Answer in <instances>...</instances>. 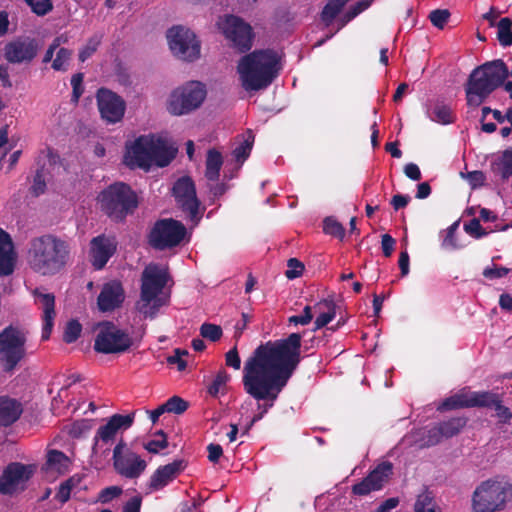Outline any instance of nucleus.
<instances>
[{"label": "nucleus", "mask_w": 512, "mask_h": 512, "mask_svg": "<svg viewBox=\"0 0 512 512\" xmlns=\"http://www.w3.org/2000/svg\"><path fill=\"white\" fill-rule=\"evenodd\" d=\"M84 79V74L79 72L72 76L71 78V86H72V100L74 102H78L79 98L84 92V88L82 86Z\"/></svg>", "instance_id": "nucleus-57"}, {"label": "nucleus", "mask_w": 512, "mask_h": 512, "mask_svg": "<svg viewBox=\"0 0 512 512\" xmlns=\"http://www.w3.org/2000/svg\"><path fill=\"white\" fill-rule=\"evenodd\" d=\"M32 476V470L20 462H12L6 466L0 475V494L12 495L18 486Z\"/></svg>", "instance_id": "nucleus-21"}, {"label": "nucleus", "mask_w": 512, "mask_h": 512, "mask_svg": "<svg viewBox=\"0 0 512 512\" xmlns=\"http://www.w3.org/2000/svg\"><path fill=\"white\" fill-rule=\"evenodd\" d=\"M71 260V245L54 234H44L31 239L27 251L29 267L42 276L62 272Z\"/></svg>", "instance_id": "nucleus-2"}, {"label": "nucleus", "mask_w": 512, "mask_h": 512, "mask_svg": "<svg viewBox=\"0 0 512 512\" xmlns=\"http://www.w3.org/2000/svg\"><path fill=\"white\" fill-rule=\"evenodd\" d=\"M313 310L317 314L313 331L322 329L336 316V305L333 300L323 299L313 306Z\"/></svg>", "instance_id": "nucleus-30"}, {"label": "nucleus", "mask_w": 512, "mask_h": 512, "mask_svg": "<svg viewBox=\"0 0 512 512\" xmlns=\"http://www.w3.org/2000/svg\"><path fill=\"white\" fill-rule=\"evenodd\" d=\"M39 43L35 38L17 37L7 42L3 48V57L10 64H30L38 55Z\"/></svg>", "instance_id": "nucleus-15"}, {"label": "nucleus", "mask_w": 512, "mask_h": 512, "mask_svg": "<svg viewBox=\"0 0 512 512\" xmlns=\"http://www.w3.org/2000/svg\"><path fill=\"white\" fill-rule=\"evenodd\" d=\"M443 438H444V436L442 435V432H441L439 426L436 425L427 431V434L424 438L425 445L426 446L437 445L442 441Z\"/></svg>", "instance_id": "nucleus-60"}, {"label": "nucleus", "mask_w": 512, "mask_h": 512, "mask_svg": "<svg viewBox=\"0 0 512 512\" xmlns=\"http://www.w3.org/2000/svg\"><path fill=\"white\" fill-rule=\"evenodd\" d=\"M500 174L503 180H507L512 176V147L502 152Z\"/></svg>", "instance_id": "nucleus-48"}, {"label": "nucleus", "mask_w": 512, "mask_h": 512, "mask_svg": "<svg viewBox=\"0 0 512 512\" xmlns=\"http://www.w3.org/2000/svg\"><path fill=\"white\" fill-rule=\"evenodd\" d=\"M323 231L325 234L343 240L345 236V229L343 225L333 217H326L323 221Z\"/></svg>", "instance_id": "nucleus-42"}, {"label": "nucleus", "mask_w": 512, "mask_h": 512, "mask_svg": "<svg viewBox=\"0 0 512 512\" xmlns=\"http://www.w3.org/2000/svg\"><path fill=\"white\" fill-rule=\"evenodd\" d=\"M124 164L131 168L149 171L152 166L148 135H141L130 145H126Z\"/></svg>", "instance_id": "nucleus-20"}, {"label": "nucleus", "mask_w": 512, "mask_h": 512, "mask_svg": "<svg viewBox=\"0 0 512 512\" xmlns=\"http://www.w3.org/2000/svg\"><path fill=\"white\" fill-rule=\"evenodd\" d=\"M170 279L167 269L157 264H149L141 274L140 299L136 310L144 317L154 319L163 306L168 305L170 296L163 290Z\"/></svg>", "instance_id": "nucleus-4"}, {"label": "nucleus", "mask_w": 512, "mask_h": 512, "mask_svg": "<svg viewBox=\"0 0 512 512\" xmlns=\"http://www.w3.org/2000/svg\"><path fill=\"white\" fill-rule=\"evenodd\" d=\"M149 147L151 152L152 165L165 167L176 157L178 148L168 141L167 138L149 134Z\"/></svg>", "instance_id": "nucleus-23"}, {"label": "nucleus", "mask_w": 512, "mask_h": 512, "mask_svg": "<svg viewBox=\"0 0 512 512\" xmlns=\"http://www.w3.org/2000/svg\"><path fill=\"white\" fill-rule=\"evenodd\" d=\"M497 39L503 47L512 45V20L509 17L501 18L497 24Z\"/></svg>", "instance_id": "nucleus-39"}, {"label": "nucleus", "mask_w": 512, "mask_h": 512, "mask_svg": "<svg viewBox=\"0 0 512 512\" xmlns=\"http://www.w3.org/2000/svg\"><path fill=\"white\" fill-rule=\"evenodd\" d=\"M450 17L447 9H436L430 12L429 19L431 23L438 29H443Z\"/></svg>", "instance_id": "nucleus-53"}, {"label": "nucleus", "mask_w": 512, "mask_h": 512, "mask_svg": "<svg viewBox=\"0 0 512 512\" xmlns=\"http://www.w3.org/2000/svg\"><path fill=\"white\" fill-rule=\"evenodd\" d=\"M69 465L70 459L65 455V453L59 450H50L47 454V459L43 469L63 474L68 470Z\"/></svg>", "instance_id": "nucleus-31"}, {"label": "nucleus", "mask_w": 512, "mask_h": 512, "mask_svg": "<svg viewBox=\"0 0 512 512\" xmlns=\"http://www.w3.org/2000/svg\"><path fill=\"white\" fill-rule=\"evenodd\" d=\"M101 211L115 222H123L139 206L137 193L124 182L110 184L98 195Z\"/></svg>", "instance_id": "nucleus-7"}, {"label": "nucleus", "mask_w": 512, "mask_h": 512, "mask_svg": "<svg viewBox=\"0 0 512 512\" xmlns=\"http://www.w3.org/2000/svg\"><path fill=\"white\" fill-rule=\"evenodd\" d=\"M188 352L181 349H175L174 355L167 357L168 364H176L179 371H184L187 367L186 361L182 358L183 355H187Z\"/></svg>", "instance_id": "nucleus-61"}, {"label": "nucleus", "mask_w": 512, "mask_h": 512, "mask_svg": "<svg viewBox=\"0 0 512 512\" xmlns=\"http://www.w3.org/2000/svg\"><path fill=\"white\" fill-rule=\"evenodd\" d=\"M509 272L510 269L506 267L492 265L491 267H486L483 270V276L487 279L493 280L505 277Z\"/></svg>", "instance_id": "nucleus-59"}, {"label": "nucleus", "mask_w": 512, "mask_h": 512, "mask_svg": "<svg viewBox=\"0 0 512 512\" xmlns=\"http://www.w3.org/2000/svg\"><path fill=\"white\" fill-rule=\"evenodd\" d=\"M225 364L228 367H231L235 370H239L241 367V359L238 353L237 346H234L231 348L226 354H225Z\"/></svg>", "instance_id": "nucleus-62"}, {"label": "nucleus", "mask_w": 512, "mask_h": 512, "mask_svg": "<svg viewBox=\"0 0 512 512\" xmlns=\"http://www.w3.org/2000/svg\"><path fill=\"white\" fill-rule=\"evenodd\" d=\"M512 503V481L506 475H496L482 481L472 495L475 512H497Z\"/></svg>", "instance_id": "nucleus-6"}, {"label": "nucleus", "mask_w": 512, "mask_h": 512, "mask_svg": "<svg viewBox=\"0 0 512 512\" xmlns=\"http://www.w3.org/2000/svg\"><path fill=\"white\" fill-rule=\"evenodd\" d=\"M280 58L272 49L254 50L243 56L238 72L245 90L258 91L268 87L278 76Z\"/></svg>", "instance_id": "nucleus-3"}, {"label": "nucleus", "mask_w": 512, "mask_h": 512, "mask_svg": "<svg viewBox=\"0 0 512 512\" xmlns=\"http://www.w3.org/2000/svg\"><path fill=\"white\" fill-rule=\"evenodd\" d=\"M81 331L82 326L77 320L68 321L63 334L64 342L68 344L75 342L80 337Z\"/></svg>", "instance_id": "nucleus-47"}, {"label": "nucleus", "mask_w": 512, "mask_h": 512, "mask_svg": "<svg viewBox=\"0 0 512 512\" xmlns=\"http://www.w3.org/2000/svg\"><path fill=\"white\" fill-rule=\"evenodd\" d=\"M27 336L23 329L9 325L0 332V368L13 374L26 358Z\"/></svg>", "instance_id": "nucleus-8"}, {"label": "nucleus", "mask_w": 512, "mask_h": 512, "mask_svg": "<svg viewBox=\"0 0 512 512\" xmlns=\"http://www.w3.org/2000/svg\"><path fill=\"white\" fill-rule=\"evenodd\" d=\"M33 13L44 16L53 9L52 0H25Z\"/></svg>", "instance_id": "nucleus-50"}, {"label": "nucleus", "mask_w": 512, "mask_h": 512, "mask_svg": "<svg viewBox=\"0 0 512 512\" xmlns=\"http://www.w3.org/2000/svg\"><path fill=\"white\" fill-rule=\"evenodd\" d=\"M72 50L67 48H59L55 59L52 61V68L55 71H66L68 69V63L72 57Z\"/></svg>", "instance_id": "nucleus-43"}, {"label": "nucleus", "mask_w": 512, "mask_h": 512, "mask_svg": "<svg viewBox=\"0 0 512 512\" xmlns=\"http://www.w3.org/2000/svg\"><path fill=\"white\" fill-rule=\"evenodd\" d=\"M33 296L36 298V302L41 305L43 310V327L41 338L45 341L50 338L54 326V319L56 316L55 296L52 293H43L39 288L34 289Z\"/></svg>", "instance_id": "nucleus-26"}, {"label": "nucleus", "mask_w": 512, "mask_h": 512, "mask_svg": "<svg viewBox=\"0 0 512 512\" xmlns=\"http://www.w3.org/2000/svg\"><path fill=\"white\" fill-rule=\"evenodd\" d=\"M116 250L117 241L115 237L101 234L92 238L90 242V261L92 266L96 270L103 269Z\"/></svg>", "instance_id": "nucleus-22"}, {"label": "nucleus", "mask_w": 512, "mask_h": 512, "mask_svg": "<svg viewBox=\"0 0 512 512\" xmlns=\"http://www.w3.org/2000/svg\"><path fill=\"white\" fill-rule=\"evenodd\" d=\"M219 28L225 37L232 42L240 52L248 51L252 46V28L243 19L235 15H227L219 23Z\"/></svg>", "instance_id": "nucleus-14"}, {"label": "nucleus", "mask_w": 512, "mask_h": 512, "mask_svg": "<svg viewBox=\"0 0 512 512\" xmlns=\"http://www.w3.org/2000/svg\"><path fill=\"white\" fill-rule=\"evenodd\" d=\"M186 462L182 459L174 460L163 466H159L150 476L148 487L151 491H159L172 482L184 469Z\"/></svg>", "instance_id": "nucleus-24"}, {"label": "nucleus", "mask_w": 512, "mask_h": 512, "mask_svg": "<svg viewBox=\"0 0 512 512\" xmlns=\"http://www.w3.org/2000/svg\"><path fill=\"white\" fill-rule=\"evenodd\" d=\"M23 412L22 405L16 399L8 396L0 397V426H10L15 423Z\"/></svg>", "instance_id": "nucleus-28"}, {"label": "nucleus", "mask_w": 512, "mask_h": 512, "mask_svg": "<svg viewBox=\"0 0 512 512\" xmlns=\"http://www.w3.org/2000/svg\"><path fill=\"white\" fill-rule=\"evenodd\" d=\"M125 299V292L119 281L106 283L97 298L99 310L102 312L113 311L120 307Z\"/></svg>", "instance_id": "nucleus-25"}, {"label": "nucleus", "mask_w": 512, "mask_h": 512, "mask_svg": "<svg viewBox=\"0 0 512 512\" xmlns=\"http://www.w3.org/2000/svg\"><path fill=\"white\" fill-rule=\"evenodd\" d=\"M509 77V70L502 59L486 62L469 75L465 88L469 106H480L489 95L501 87Z\"/></svg>", "instance_id": "nucleus-5"}, {"label": "nucleus", "mask_w": 512, "mask_h": 512, "mask_svg": "<svg viewBox=\"0 0 512 512\" xmlns=\"http://www.w3.org/2000/svg\"><path fill=\"white\" fill-rule=\"evenodd\" d=\"M128 331L119 328L114 322L99 323L94 341V350L102 354H123L138 345Z\"/></svg>", "instance_id": "nucleus-9"}, {"label": "nucleus", "mask_w": 512, "mask_h": 512, "mask_svg": "<svg viewBox=\"0 0 512 512\" xmlns=\"http://www.w3.org/2000/svg\"><path fill=\"white\" fill-rule=\"evenodd\" d=\"M96 101L100 116L106 123L115 124L123 119L126 103L121 96L102 87L96 93Z\"/></svg>", "instance_id": "nucleus-16"}, {"label": "nucleus", "mask_w": 512, "mask_h": 512, "mask_svg": "<svg viewBox=\"0 0 512 512\" xmlns=\"http://www.w3.org/2000/svg\"><path fill=\"white\" fill-rule=\"evenodd\" d=\"M467 419L465 417H454L449 420L438 423L444 438H451L461 431L466 425Z\"/></svg>", "instance_id": "nucleus-36"}, {"label": "nucleus", "mask_w": 512, "mask_h": 512, "mask_svg": "<svg viewBox=\"0 0 512 512\" xmlns=\"http://www.w3.org/2000/svg\"><path fill=\"white\" fill-rule=\"evenodd\" d=\"M312 310H313V307L310 306V305H306L303 309V312L302 314L300 315H292L288 318V323L289 325H294V326H297V325H302V326H305V325H308L314 315L312 313Z\"/></svg>", "instance_id": "nucleus-51"}, {"label": "nucleus", "mask_w": 512, "mask_h": 512, "mask_svg": "<svg viewBox=\"0 0 512 512\" xmlns=\"http://www.w3.org/2000/svg\"><path fill=\"white\" fill-rule=\"evenodd\" d=\"M371 2V0H361L352 5L341 18L342 26L346 25L366 10L371 5Z\"/></svg>", "instance_id": "nucleus-45"}, {"label": "nucleus", "mask_w": 512, "mask_h": 512, "mask_svg": "<svg viewBox=\"0 0 512 512\" xmlns=\"http://www.w3.org/2000/svg\"><path fill=\"white\" fill-rule=\"evenodd\" d=\"M172 192L177 204L189 215L190 219H198L200 202L192 178L189 176L179 178L174 183Z\"/></svg>", "instance_id": "nucleus-17"}, {"label": "nucleus", "mask_w": 512, "mask_h": 512, "mask_svg": "<svg viewBox=\"0 0 512 512\" xmlns=\"http://www.w3.org/2000/svg\"><path fill=\"white\" fill-rule=\"evenodd\" d=\"M206 97L205 86L198 81H191L175 89L168 100L167 110L170 114L181 116L201 106Z\"/></svg>", "instance_id": "nucleus-11"}, {"label": "nucleus", "mask_w": 512, "mask_h": 512, "mask_svg": "<svg viewBox=\"0 0 512 512\" xmlns=\"http://www.w3.org/2000/svg\"><path fill=\"white\" fill-rule=\"evenodd\" d=\"M396 241L390 234H383L381 237L382 252L385 257H390L394 251Z\"/></svg>", "instance_id": "nucleus-63"}, {"label": "nucleus", "mask_w": 512, "mask_h": 512, "mask_svg": "<svg viewBox=\"0 0 512 512\" xmlns=\"http://www.w3.org/2000/svg\"><path fill=\"white\" fill-rule=\"evenodd\" d=\"M122 492L123 490L120 486H108L99 492L97 500L103 504H106L119 497Z\"/></svg>", "instance_id": "nucleus-54"}, {"label": "nucleus", "mask_w": 512, "mask_h": 512, "mask_svg": "<svg viewBox=\"0 0 512 512\" xmlns=\"http://www.w3.org/2000/svg\"><path fill=\"white\" fill-rule=\"evenodd\" d=\"M134 422V414H114L112 415L106 424L101 425L93 439V452H96L100 443L110 444L112 443L119 431H125L129 429Z\"/></svg>", "instance_id": "nucleus-19"}, {"label": "nucleus", "mask_w": 512, "mask_h": 512, "mask_svg": "<svg viewBox=\"0 0 512 512\" xmlns=\"http://www.w3.org/2000/svg\"><path fill=\"white\" fill-rule=\"evenodd\" d=\"M287 267L288 269L285 271V276L290 280L301 276L305 268L304 264L297 258H290L287 261Z\"/></svg>", "instance_id": "nucleus-56"}, {"label": "nucleus", "mask_w": 512, "mask_h": 512, "mask_svg": "<svg viewBox=\"0 0 512 512\" xmlns=\"http://www.w3.org/2000/svg\"><path fill=\"white\" fill-rule=\"evenodd\" d=\"M499 394L491 391H473V408H491L498 403Z\"/></svg>", "instance_id": "nucleus-38"}, {"label": "nucleus", "mask_w": 512, "mask_h": 512, "mask_svg": "<svg viewBox=\"0 0 512 512\" xmlns=\"http://www.w3.org/2000/svg\"><path fill=\"white\" fill-rule=\"evenodd\" d=\"M113 468L126 479H137L147 468V462L121 438L113 449Z\"/></svg>", "instance_id": "nucleus-12"}, {"label": "nucleus", "mask_w": 512, "mask_h": 512, "mask_svg": "<svg viewBox=\"0 0 512 512\" xmlns=\"http://www.w3.org/2000/svg\"><path fill=\"white\" fill-rule=\"evenodd\" d=\"M46 190V182H45V169L44 167H41L37 169L34 178H33V184L30 188L31 193L38 197L41 194H43Z\"/></svg>", "instance_id": "nucleus-49"}, {"label": "nucleus", "mask_w": 512, "mask_h": 512, "mask_svg": "<svg viewBox=\"0 0 512 512\" xmlns=\"http://www.w3.org/2000/svg\"><path fill=\"white\" fill-rule=\"evenodd\" d=\"M222 334L223 331L219 325L205 322L200 326V335L212 342L218 341Z\"/></svg>", "instance_id": "nucleus-46"}, {"label": "nucleus", "mask_w": 512, "mask_h": 512, "mask_svg": "<svg viewBox=\"0 0 512 512\" xmlns=\"http://www.w3.org/2000/svg\"><path fill=\"white\" fill-rule=\"evenodd\" d=\"M255 136L252 130L248 129L243 135L242 140L238 143V145L233 149V156L235 160L239 163H243L251 153L253 148Z\"/></svg>", "instance_id": "nucleus-33"}, {"label": "nucleus", "mask_w": 512, "mask_h": 512, "mask_svg": "<svg viewBox=\"0 0 512 512\" xmlns=\"http://www.w3.org/2000/svg\"><path fill=\"white\" fill-rule=\"evenodd\" d=\"M431 119L437 123L447 125L454 123L456 117L449 105L438 102L433 108Z\"/></svg>", "instance_id": "nucleus-35"}, {"label": "nucleus", "mask_w": 512, "mask_h": 512, "mask_svg": "<svg viewBox=\"0 0 512 512\" xmlns=\"http://www.w3.org/2000/svg\"><path fill=\"white\" fill-rule=\"evenodd\" d=\"M207 452H208V460L211 463L216 464L219 462L220 458L223 455V448L220 444L210 443L207 446Z\"/></svg>", "instance_id": "nucleus-64"}, {"label": "nucleus", "mask_w": 512, "mask_h": 512, "mask_svg": "<svg viewBox=\"0 0 512 512\" xmlns=\"http://www.w3.org/2000/svg\"><path fill=\"white\" fill-rule=\"evenodd\" d=\"M230 380V375L225 370H219L211 382V384L208 386V393L216 397L220 392H223L227 382Z\"/></svg>", "instance_id": "nucleus-41"}, {"label": "nucleus", "mask_w": 512, "mask_h": 512, "mask_svg": "<svg viewBox=\"0 0 512 512\" xmlns=\"http://www.w3.org/2000/svg\"><path fill=\"white\" fill-rule=\"evenodd\" d=\"M464 230L467 234L476 239H480L488 234V232L481 226L480 220L477 218H473L468 223H465Z\"/></svg>", "instance_id": "nucleus-52"}, {"label": "nucleus", "mask_w": 512, "mask_h": 512, "mask_svg": "<svg viewBox=\"0 0 512 512\" xmlns=\"http://www.w3.org/2000/svg\"><path fill=\"white\" fill-rule=\"evenodd\" d=\"M493 407L496 411V416L498 418L499 423L507 424L510 422V420L512 419V412L508 407L502 405L501 396L498 398V403H495Z\"/></svg>", "instance_id": "nucleus-58"}, {"label": "nucleus", "mask_w": 512, "mask_h": 512, "mask_svg": "<svg viewBox=\"0 0 512 512\" xmlns=\"http://www.w3.org/2000/svg\"><path fill=\"white\" fill-rule=\"evenodd\" d=\"M473 391L468 387L460 389L457 393L447 397L439 405V411H448L464 408H473Z\"/></svg>", "instance_id": "nucleus-29"}, {"label": "nucleus", "mask_w": 512, "mask_h": 512, "mask_svg": "<svg viewBox=\"0 0 512 512\" xmlns=\"http://www.w3.org/2000/svg\"><path fill=\"white\" fill-rule=\"evenodd\" d=\"M103 39V35L95 33L86 42V44L80 49L78 57L81 62H85L89 59L98 49Z\"/></svg>", "instance_id": "nucleus-40"}, {"label": "nucleus", "mask_w": 512, "mask_h": 512, "mask_svg": "<svg viewBox=\"0 0 512 512\" xmlns=\"http://www.w3.org/2000/svg\"><path fill=\"white\" fill-rule=\"evenodd\" d=\"M392 474L393 464L389 461L381 462L365 478L352 486V493L366 496L373 491L381 490Z\"/></svg>", "instance_id": "nucleus-18"}, {"label": "nucleus", "mask_w": 512, "mask_h": 512, "mask_svg": "<svg viewBox=\"0 0 512 512\" xmlns=\"http://www.w3.org/2000/svg\"><path fill=\"white\" fill-rule=\"evenodd\" d=\"M414 512H441L435 502V497L431 491L425 489L420 493L414 503Z\"/></svg>", "instance_id": "nucleus-34"}, {"label": "nucleus", "mask_w": 512, "mask_h": 512, "mask_svg": "<svg viewBox=\"0 0 512 512\" xmlns=\"http://www.w3.org/2000/svg\"><path fill=\"white\" fill-rule=\"evenodd\" d=\"M301 333L260 344L245 361L242 383L244 391L256 401H264L263 410L254 415L244 433L273 407L279 394L301 362ZM259 408L261 406L259 405Z\"/></svg>", "instance_id": "nucleus-1"}, {"label": "nucleus", "mask_w": 512, "mask_h": 512, "mask_svg": "<svg viewBox=\"0 0 512 512\" xmlns=\"http://www.w3.org/2000/svg\"><path fill=\"white\" fill-rule=\"evenodd\" d=\"M187 234L185 225L173 218L157 220L148 233V244L155 250L164 251L177 247Z\"/></svg>", "instance_id": "nucleus-10"}, {"label": "nucleus", "mask_w": 512, "mask_h": 512, "mask_svg": "<svg viewBox=\"0 0 512 512\" xmlns=\"http://www.w3.org/2000/svg\"><path fill=\"white\" fill-rule=\"evenodd\" d=\"M348 1L349 0H328L321 12L322 21L326 25L331 24Z\"/></svg>", "instance_id": "nucleus-37"}, {"label": "nucleus", "mask_w": 512, "mask_h": 512, "mask_svg": "<svg viewBox=\"0 0 512 512\" xmlns=\"http://www.w3.org/2000/svg\"><path fill=\"white\" fill-rule=\"evenodd\" d=\"M164 407L167 413L176 415L183 414L189 407V403L179 396L170 397L165 403Z\"/></svg>", "instance_id": "nucleus-44"}, {"label": "nucleus", "mask_w": 512, "mask_h": 512, "mask_svg": "<svg viewBox=\"0 0 512 512\" xmlns=\"http://www.w3.org/2000/svg\"><path fill=\"white\" fill-rule=\"evenodd\" d=\"M14 245L11 236L0 228V276H8L14 271Z\"/></svg>", "instance_id": "nucleus-27"}, {"label": "nucleus", "mask_w": 512, "mask_h": 512, "mask_svg": "<svg viewBox=\"0 0 512 512\" xmlns=\"http://www.w3.org/2000/svg\"><path fill=\"white\" fill-rule=\"evenodd\" d=\"M223 165V157L216 149H210L206 157L205 177L209 181H217L219 179L220 170Z\"/></svg>", "instance_id": "nucleus-32"}, {"label": "nucleus", "mask_w": 512, "mask_h": 512, "mask_svg": "<svg viewBox=\"0 0 512 512\" xmlns=\"http://www.w3.org/2000/svg\"><path fill=\"white\" fill-rule=\"evenodd\" d=\"M167 39L172 53L185 61H194L200 55V43L188 28L174 26L167 31Z\"/></svg>", "instance_id": "nucleus-13"}, {"label": "nucleus", "mask_w": 512, "mask_h": 512, "mask_svg": "<svg viewBox=\"0 0 512 512\" xmlns=\"http://www.w3.org/2000/svg\"><path fill=\"white\" fill-rule=\"evenodd\" d=\"M461 176L468 181L472 189L482 187L486 181L485 174L480 170L471 171L466 174L461 172Z\"/></svg>", "instance_id": "nucleus-55"}]
</instances>
